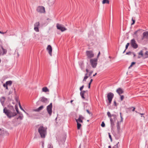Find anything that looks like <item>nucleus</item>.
I'll list each match as a JSON object with an SVG mask.
<instances>
[{
    "label": "nucleus",
    "mask_w": 148,
    "mask_h": 148,
    "mask_svg": "<svg viewBox=\"0 0 148 148\" xmlns=\"http://www.w3.org/2000/svg\"><path fill=\"white\" fill-rule=\"evenodd\" d=\"M100 51H99L98 54L97 56V58H98L99 57V55H100Z\"/></svg>",
    "instance_id": "51"
},
{
    "label": "nucleus",
    "mask_w": 148,
    "mask_h": 148,
    "mask_svg": "<svg viewBox=\"0 0 148 148\" xmlns=\"http://www.w3.org/2000/svg\"><path fill=\"white\" fill-rule=\"evenodd\" d=\"M109 0H103L102 1L103 4L107 3L109 4Z\"/></svg>",
    "instance_id": "26"
},
{
    "label": "nucleus",
    "mask_w": 148,
    "mask_h": 148,
    "mask_svg": "<svg viewBox=\"0 0 148 148\" xmlns=\"http://www.w3.org/2000/svg\"><path fill=\"white\" fill-rule=\"evenodd\" d=\"M116 119V116L115 114H112V117L110 118L111 126V128L113 129L114 125V123Z\"/></svg>",
    "instance_id": "3"
},
{
    "label": "nucleus",
    "mask_w": 148,
    "mask_h": 148,
    "mask_svg": "<svg viewBox=\"0 0 148 148\" xmlns=\"http://www.w3.org/2000/svg\"><path fill=\"white\" fill-rule=\"evenodd\" d=\"M117 130H118V131H119V130L120 129V127L119 124V122H117Z\"/></svg>",
    "instance_id": "35"
},
{
    "label": "nucleus",
    "mask_w": 148,
    "mask_h": 148,
    "mask_svg": "<svg viewBox=\"0 0 148 148\" xmlns=\"http://www.w3.org/2000/svg\"><path fill=\"white\" fill-rule=\"evenodd\" d=\"M97 74V73H95V74H94V75H93V77L95 76Z\"/></svg>",
    "instance_id": "59"
},
{
    "label": "nucleus",
    "mask_w": 148,
    "mask_h": 148,
    "mask_svg": "<svg viewBox=\"0 0 148 148\" xmlns=\"http://www.w3.org/2000/svg\"><path fill=\"white\" fill-rule=\"evenodd\" d=\"M114 96V94L112 92H109L107 94V97L109 101V104H110Z\"/></svg>",
    "instance_id": "6"
},
{
    "label": "nucleus",
    "mask_w": 148,
    "mask_h": 148,
    "mask_svg": "<svg viewBox=\"0 0 148 148\" xmlns=\"http://www.w3.org/2000/svg\"><path fill=\"white\" fill-rule=\"evenodd\" d=\"M132 20L133 21V23H132L131 25H132L134 24V23H135V20H134L133 19V18H132Z\"/></svg>",
    "instance_id": "44"
},
{
    "label": "nucleus",
    "mask_w": 148,
    "mask_h": 148,
    "mask_svg": "<svg viewBox=\"0 0 148 148\" xmlns=\"http://www.w3.org/2000/svg\"><path fill=\"white\" fill-rule=\"evenodd\" d=\"M131 108H133V109L132 110V111H134V110L135 109V108H134L133 107H131V108H130V109H131Z\"/></svg>",
    "instance_id": "49"
},
{
    "label": "nucleus",
    "mask_w": 148,
    "mask_h": 148,
    "mask_svg": "<svg viewBox=\"0 0 148 148\" xmlns=\"http://www.w3.org/2000/svg\"><path fill=\"white\" fill-rule=\"evenodd\" d=\"M121 122H122L123 121V118H121Z\"/></svg>",
    "instance_id": "63"
},
{
    "label": "nucleus",
    "mask_w": 148,
    "mask_h": 148,
    "mask_svg": "<svg viewBox=\"0 0 148 148\" xmlns=\"http://www.w3.org/2000/svg\"><path fill=\"white\" fill-rule=\"evenodd\" d=\"M86 71L87 72V73H89V70L88 69H86Z\"/></svg>",
    "instance_id": "57"
},
{
    "label": "nucleus",
    "mask_w": 148,
    "mask_h": 148,
    "mask_svg": "<svg viewBox=\"0 0 148 148\" xmlns=\"http://www.w3.org/2000/svg\"><path fill=\"white\" fill-rule=\"evenodd\" d=\"M42 91L45 92H49V89L46 87H43L42 88Z\"/></svg>",
    "instance_id": "18"
},
{
    "label": "nucleus",
    "mask_w": 148,
    "mask_h": 148,
    "mask_svg": "<svg viewBox=\"0 0 148 148\" xmlns=\"http://www.w3.org/2000/svg\"><path fill=\"white\" fill-rule=\"evenodd\" d=\"M101 126L102 127H105V123H104V122H102V123H101Z\"/></svg>",
    "instance_id": "38"
},
{
    "label": "nucleus",
    "mask_w": 148,
    "mask_h": 148,
    "mask_svg": "<svg viewBox=\"0 0 148 148\" xmlns=\"http://www.w3.org/2000/svg\"><path fill=\"white\" fill-rule=\"evenodd\" d=\"M130 45L132 47L135 49H136L138 47V45L134 39H133L131 40Z\"/></svg>",
    "instance_id": "7"
},
{
    "label": "nucleus",
    "mask_w": 148,
    "mask_h": 148,
    "mask_svg": "<svg viewBox=\"0 0 148 148\" xmlns=\"http://www.w3.org/2000/svg\"><path fill=\"white\" fill-rule=\"evenodd\" d=\"M129 45H130V43H127V44L126 45V46H125V49H127Z\"/></svg>",
    "instance_id": "40"
},
{
    "label": "nucleus",
    "mask_w": 148,
    "mask_h": 148,
    "mask_svg": "<svg viewBox=\"0 0 148 148\" xmlns=\"http://www.w3.org/2000/svg\"><path fill=\"white\" fill-rule=\"evenodd\" d=\"M34 29L36 32H38L39 31L38 27H34Z\"/></svg>",
    "instance_id": "31"
},
{
    "label": "nucleus",
    "mask_w": 148,
    "mask_h": 148,
    "mask_svg": "<svg viewBox=\"0 0 148 148\" xmlns=\"http://www.w3.org/2000/svg\"><path fill=\"white\" fill-rule=\"evenodd\" d=\"M6 83L7 85H9V86H11L12 84V81L11 80L7 81L6 82Z\"/></svg>",
    "instance_id": "24"
},
{
    "label": "nucleus",
    "mask_w": 148,
    "mask_h": 148,
    "mask_svg": "<svg viewBox=\"0 0 148 148\" xmlns=\"http://www.w3.org/2000/svg\"><path fill=\"white\" fill-rule=\"evenodd\" d=\"M81 123H77V128L78 130L80 129V128L81 126Z\"/></svg>",
    "instance_id": "27"
},
{
    "label": "nucleus",
    "mask_w": 148,
    "mask_h": 148,
    "mask_svg": "<svg viewBox=\"0 0 148 148\" xmlns=\"http://www.w3.org/2000/svg\"><path fill=\"white\" fill-rule=\"evenodd\" d=\"M15 100L17 102H18H18L19 101H18V98H17V97H16L15 98Z\"/></svg>",
    "instance_id": "50"
},
{
    "label": "nucleus",
    "mask_w": 148,
    "mask_h": 148,
    "mask_svg": "<svg viewBox=\"0 0 148 148\" xmlns=\"http://www.w3.org/2000/svg\"><path fill=\"white\" fill-rule=\"evenodd\" d=\"M36 11L40 13H44L45 12V8L42 6H39L37 9Z\"/></svg>",
    "instance_id": "9"
},
{
    "label": "nucleus",
    "mask_w": 148,
    "mask_h": 148,
    "mask_svg": "<svg viewBox=\"0 0 148 148\" xmlns=\"http://www.w3.org/2000/svg\"><path fill=\"white\" fill-rule=\"evenodd\" d=\"M107 114L109 117L111 118L112 117V115H111L110 112H108L107 113Z\"/></svg>",
    "instance_id": "32"
},
{
    "label": "nucleus",
    "mask_w": 148,
    "mask_h": 148,
    "mask_svg": "<svg viewBox=\"0 0 148 148\" xmlns=\"http://www.w3.org/2000/svg\"><path fill=\"white\" fill-rule=\"evenodd\" d=\"M47 128L44 127L42 125L40 126L38 128V132L39 133L41 137L44 138L47 134Z\"/></svg>",
    "instance_id": "2"
},
{
    "label": "nucleus",
    "mask_w": 148,
    "mask_h": 148,
    "mask_svg": "<svg viewBox=\"0 0 148 148\" xmlns=\"http://www.w3.org/2000/svg\"><path fill=\"white\" fill-rule=\"evenodd\" d=\"M53 147L51 144H49L48 145V148H53Z\"/></svg>",
    "instance_id": "37"
},
{
    "label": "nucleus",
    "mask_w": 148,
    "mask_h": 148,
    "mask_svg": "<svg viewBox=\"0 0 148 148\" xmlns=\"http://www.w3.org/2000/svg\"><path fill=\"white\" fill-rule=\"evenodd\" d=\"M84 118L82 116H79V118L77 119H76V121L77 123H82V119Z\"/></svg>",
    "instance_id": "14"
},
{
    "label": "nucleus",
    "mask_w": 148,
    "mask_h": 148,
    "mask_svg": "<svg viewBox=\"0 0 148 148\" xmlns=\"http://www.w3.org/2000/svg\"><path fill=\"white\" fill-rule=\"evenodd\" d=\"M90 84V83H89V84H88V88H90V84Z\"/></svg>",
    "instance_id": "56"
},
{
    "label": "nucleus",
    "mask_w": 148,
    "mask_h": 148,
    "mask_svg": "<svg viewBox=\"0 0 148 148\" xmlns=\"http://www.w3.org/2000/svg\"><path fill=\"white\" fill-rule=\"evenodd\" d=\"M86 112H87L89 114H90V111H89V110H86Z\"/></svg>",
    "instance_id": "52"
},
{
    "label": "nucleus",
    "mask_w": 148,
    "mask_h": 148,
    "mask_svg": "<svg viewBox=\"0 0 148 148\" xmlns=\"http://www.w3.org/2000/svg\"><path fill=\"white\" fill-rule=\"evenodd\" d=\"M90 62L92 67L94 68H95L97 64V59H91L90 60Z\"/></svg>",
    "instance_id": "5"
},
{
    "label": "nucleus",
    "mask_w": 148,
    "mask_h": 148,
    "mask_svg": "<svg viewBox=\"0 0 148 148\" xmlns=\"http://www.w3.org/2000/svg\"><path fill=\"white\" fill-rule=\"evenodd\" d=\"M132 53V52H130V51H129L128 52H127L126 53V55H131V54Z\"/></svg>",
    "instance_id": "42"
},
{
    "label": "nucleus",
    "mask_w": 148,
    "mask_h": 148,
    "mask_svg": "<svg viewBox=\"0 0 148 148\" xmlns=\"http://www.w3.org/2000/svg\"><path fill=\"white\" fill-rule=\"evenodd\" d=\"M116 92L120 95L121 94L123 93L124 92L123 89L121 88H118L116 90Z\"/></svg>",
    "instance_id": "16"
},
{
    "label": "nucleus",
    "mask_w": 148,
    "mask_h": 148,
    "mask_svg": "<svg viewBox=\"0 0 148 148\" xmlns=\"http://www.w3.org/2000/svg\"><path fill=\"white\" fill-rule=\"evenodd\" d=\"M40 101L42 102L46 103L48 101V99L47 98L43 97L40 98Z\"/></svg>",
    "instance_id": "15"
},
{
    "label": "nucleus",
    "mask_w": 148,
    "mask_h": 148,
    "mask_svg": "<svg viewBox=\"0 0 148 148\" xmlns=\"http://www.w3.org/2000/svg\"><path fill=\"white\" fill-rule=\"evenodd\" d=\"M92 73H93L92 71H90L89 72V74H88V76L89 77H90V76Z\"/></svg>",
    "instance_id": "39"
},
{
    "label": "nucleus",
    "mask_w": 148,
    "mask_h": 148,
    "mask_svg": "<svg viewBox=\"0 0 148 148\" xmlns=\"http://www.w3.org/2000/svg\"><path fill=\"white\" fill-rule=\"evenodd\" d=\"M80 94L83 99L87 100L88 99L89 95L87 90H84L81 91Z\"/></svg>",
    "instance_id": "4"
},
{
    "label": "nucleus",
    "mask_w": 148,
    "mask_h": 148,
    "mask_svg": "<svg viewBox=\"0 0 148 148\" xmlns=\"http://www.w3.org/2000/svg\"><path fill=\"white\" fill-rule=\"evenodd\" d=\"M1 49L3 51V53H2V55H3L5 54H6L7 52V50L6 49H4L2 46L1 47Z\"/></svg>",
    "instance_id": "19"
},
{
    "label": "nucleus",
    "mask_w": 148,
    "mask_h": 148,
    "mask_svg": "<svg viewBox=\"0 0 148 148\" xmlns=\"http://www.w3.org/2000/svg\"><path fill=\"white\" fill-rule=\"evenodd\" d=\"M18 114H19L20 115H21V116L23 115V114L21 113L20 112H19V113H18Z\"/></svg>",
    "instance_id": "55"
},
{
    "label": "nucleus",
    "mask_w": 148,
    "mask_h": 148,
    "mask_svg": "<svg viewBox=\"0 0 148 148\" xmlns=\"http://www.w3.org/2000/svg\"><path fill=\"white\" fill-rule=\"evenodd\" d=\"M139 30H137V31H136L134 32V34L135 35H136V34H137V33H138V32H139Z\"/></svg>",
    "instance_id": "47"
},
{
    "label": "nucleus",
    "mask_w": 148,
    "mask_h": 148,
    "mask_svg": "<svg viewBox=\"0 0 148 148\" xmlns=\"http://www.w3.org/2000/svg\"><path fill=\"white\" fill-rule=\"evenodd\" d=\"M0 33L3 34H4V33L3 32H1V31H0Z\"/></svg>",
    "instance_id": "60"
},
{
    "label": "nucleus",
    "mask_w": 148,
    "mask_h": 148,
    "mask_svg": "<svg viewBox=\"0 0 148 148\" xmlns=\"http://www.w3.org/2000/svg\"><path fill=\"white\" fill-rule=\"evenodd\" d=\"M15 108L16 110V113H19V111L18 105L17 104H16L15 106Z\"/></svg>",
    "instance_id": "23"
},
{
    "label": "nucleus",
    "mask_w": 148,
    "mask_h": 148,
    "mask_svg": "<svg viewBox=\"0 0 148 148\" xmlns=\"http://www.w3.org/2000/svg\"><path fill=\"white\" fill-rule=\"evenodd\" d=\"M3 112L6 115L9 119L17 115V113L14 111L9 110L7 109L6 107H5L3 110Z\"/></svg>",
    "instance_id": "1"
},
{
    "label": "nucleus",
    "mask_w": 148,
    "mask_h": 148,
    "mask_svg": "<svg viewBox=\"0 0 148 148\" xmlns=\"http://www.w3.org/2000/svg\"><path fill=\"white\" fill-rule=\"evenodd\" d=\"M108 148H111V147L110 146H108Z\"/></svg>",
    "instance_id": "64"
},
{
    "label": "nucleus",
    "mask_w": 148,
    "mask_h": 148,
    "mask_svg": "<svg viewBox=\"0 0 148 148\" xmlns=\"http://www.w3.org/2000/svg\"><path fill=\"white\" fill-rule=\"evenodd\" d=\"M119 143V142H118V143L116 144V145H114V146L112 147V148H119L118 144Z\"/></svg>",
    "instance_id": "33"
},
{
    "label": "nucleus",
    "mask_w": 148,
    "mask_h": 148,
    "mask_svg": "<svg viewBox=\"0 0 148 148\" xmlns=\"http://www.w3.org/2000/svg\"><path fill=\"white\" fill-rule=\"evenodd\" d=\"M42 144V148H44V141H42L41 142Z\"/></svg>",
    "instance_id": "41"
},
{
    "label": "nucleus",
    "mask_w": 148,
    "mask_h": 148,
    "mask_svg": "<svg viewBox=\"0 0 148 148\" xmlns=\"http://www.w3.org/2000/svg\"><path fill=\"white\" fill-rule=\"evenodd\" d=\"M39 25H40L39 22H36L34 24V27H38Z\"/></svg>",
    "instance_id": "25"
},
{
    "label": "nucleus",
    "mask_w": 148,
    "mask_h": 148,
    "mask_svg": "<svg viewBox=\"0 0 148 148\" xmlns=\"http://www.w3.org/2000/svg\"><path fill=\"white\" fill-rule=\"evenodd\" d=\"M43 106H41L39 107L37 109H35L34 110L35 111L39 112L41 110H42L43 108Z\"/></svg>",
    "instance_id": "17"
},
{
    "label": "nucleus",
    "mask_w": 148,
    "mask_h": 148,
    "mask_svg": "<svg viewBox=\"0 0 148 148\" xmlns=\"http://www.w3.org/2000/svg\"><path fill=\"white\" fill-rule=\"evenodd\" d=\"M56 27L58 29L61 30L62 32H63L66 29L62 25L59 24H57Z\"/></svg>",
    "instance_id": "11"
},
{
    "label": "nucleus",
    "mask_w": 148,
    "mask_h": 148,
    "mask_svg": "<svg viewBox=\"0 0 148 148\" xmlns=\"http://www.w3.org/2000/svg\"><path fill=\"white\" fill-rule=\"evenodd\" d=\"M139 114H140V115H144V114L143 113H138Z\"/></svg>",
    "instance_id": "62"
},
{
    "label": "nucleus",
    "mask_w": 148,
    "mask_h": 148,
    "mask_svg": "<svg viewBox=\"0 0 148 148\" xmlns=\"http://www.w3.org/2000/svg\"><path fill=\"white\" fill-rule=\"evenodd\" d=\"M3 86L4 87H6L8 85H7L6 83H5V84H3Z\"/></svg>",
    "instance_id": "46"
},
{
    "label": "nucleus",
    "mask_w": 148,
    "mask_h": 148,
    "mask_svg": "<svg viewBox=\"0 0 148 148\" xmlns=\"http://www.w3.org/2000/svg\"><path fill=\"white\" fill-rule=\"evenodd\" d=\"M135 63H136L135 62H132L131 65L128 68L129 69L133 65L135 64Z\"/></svg>",
    "instance_id": "34"
},
{
    "label": "nucleus",
    "mask_w": 148,
    "mask_h": 148,
    "mask_svg": "<svg viewBox=\"0 0 148 148\" xmlns=\"http://www.w3.org/2000/svg\"><path fill=\"white\" fill-rule=\"evenodd\" d=\"M108 134H109V137L110 138L111 141H112V138L111 137V135H110V133H108Z\"/></svg>",
    "instance_id": "45"
},
{
    "label": "nucleus",
    "mask_w": 148,
    "mask_h": 148,
    "mask_svg": "<svg viewBox=\"0 0 148 148\" xmlns=\"http://www.w3.org/2000/svg\"><path fill=\"white\" fill-rule=\"evenodd\" d=\"M84 85H83L81 87H80V91H82V90L83 89V88H84Z\"/></svg>",
    "instance_id": "48"
},
{
    "label": "nucleus",
    "mask_w": 148,
    "mask_h": 148,
    "mask_svg": "<svg viewBox=\"0 0 148 148\" xmlns=\"http://www.w3.org/2000/svg\"><path fill=\"white\" fill-rule=\"evenodd\" d=\"M2 51L1 50H0V55H2Z\"/></svg>",
    "instance_id": "61"
},
{
    "label": "nucleus",
    "mask_w": 148,
    "mask_h": 148,
    "mask_svg": "<svg viewBox=\"0 0 148 148\" xmlns=\"http://www.w3.org/2000/svg\"><path fill=\"white\" fill-rule=\"evenodd\" d=\"M114 105H115V106H116V101H114Z\"/></svg>",
    "instance_id": "58"
},
{
    "label": "nucleus",
    "mask_w": 148,
    "mask_h": 148,
    "mask_svg": "<svg viewBox=\"0 0 148 148\" xmlns=\"http://www.w3.org/2000/svg\"><path fill=\"white\" fill-rule=\"evenodd\" d=\"M5 98L4 97H2L1 98V99H0L1 102L2 104V105H3V104L4 103L5 101Z\"/></svg>",
    "instance_id": "20"
},
{
    "label": "nucleus",
    "mask_w": 148,
    "mask_h": 148,
    "mask_svg": "<svg viewBox=\"0 0 148 148\" xmlns=\"http://www.w3.org/2000/svg\"><path fill=\"white\" fill-rule=\"evenodd\" d=\"M86 55L88 58H93L94 56V54L92 51H87L86 52Z\"/></svg>",
    "instance_id": "10"
},
{
    "label": "nucleus",
    "mask_w": 148,
    "mask_h": 148,
    "mask_svg": "<svg viewBox=\"0 0 148 148\" xmlns=\"http://www.w3.org/2000/svg\"><path fill=\"white\" fill-rule=\"evenodd\" d=\"M47 49V50L48 51L50 55L52 56V48L51 45H48Z\"/></svg>",
    "instance_id": "13"
},
{
    "label": "nucleus",
    "mask_w": 148,
    "mask_h": 148,
    "mask_svg": "<svg viewBox=\"0 0 148 148\" xmlns=\"http://www.w3.org/2000/svg\"><path fill=\"white\" fill-rule=\"evenodd\" d=\"M143 36L142 38V40H148V32L145 31L143 33Z\"/></svg>",
    "instance_id": "12"
},
{
    "label": "nucleus",
    "mask_w": 148,
    "mask_h": 148,
    "mask_svg": "<svg viewBox=\"0 0 148 148\" xmlns=\"http://www.w3.org/2000/svg\"><path fill=\"white\" fill-rule=\"evenodd\" d=\"M9 110H11L13 111H14L15 110L14 108V107L13 106H11L9 107Z\"/></svg>",
    "instance_id": "30"
},
{
    "label": "nucleus",
    "mask_w": 148,
    "mask_h": 148,
    "mask_svg": "<svg viewBox=\"0 0 148 148\" xmlns=\"http://www.w3.org/2000/svg\"><path fill=\"white\" fill-rule=\"evenodd\" d=\"M92 81H93V79H91L90 80V82L89 83H90V84H91L92 82Z\"/></svg>",
    "instance_id": "54"
},
{
    "label": "nucleus",
    "mask_w": 148,
    "mask_h": 148,
    "mask_svg": "<svg viewBox=\"0 0 148 148\" xmlns=\"http://www.w3.org/2000/svg\"><path fill=\"white\" fill-rule=\"evenodd\" d=\"M121 96V101H122L124 98V97L123 95H120Z\"/></svg>",
    "instance_id": "43"
},
{
    "label": "nucleus",
    "mask_w": 148,
    "mask_h": 148,
    "mask_svg": "<svg viewBox=\"0 0 148 148\" xmlns=\"http://www.w3.org/2000/svg\"><path fill=\"white\" fill-rule=\"evenodd\" d=\"M18 105H19V107L20 109L21 110H23V111H24V110L23 108H22V107L21 105L20 101H19V102H18Z\"/></svg>",
    "instance_id": "29"
},
{
    "label": "nucleus",
    "mask_w": 148,
    "mask_h": 148,
    "mask_svg": "<svg viewBox=\"0 0 148 148\" xmlns=\"http://www.w3.org/2000/svg\"><path fill=\"white\" fill-rule=\"evenodd\" d=\"M23 115H19L18 117L16 119H20V120H22L23 119Z\"/></svg>",
    "instance_id": "28"
},
{
    "label": "nucleus",
    "mask_w": 148,
    "mask_h": 148,
    "mask_svg": "<svg viewBox=\"0 0 148 148\" xmlns=\"http://www.w3.org/2000/svg\"><path fill=\"white\" fill-rule=\"evenodd\" d=\"M143 58H148V51H147L145 55L143 56Z\"/></svg>",
    "instance_id": "21"
},
{
    "label": "nucleus",
    "mask_w": 148,
    "mask_h": 148,
    "mask_svg": "<svg viewBox=\"0 0 148 148\" xmlns=\"http://www.w3.org/2000/svg\"><path fill=\"white\" fill-rule=\"evenodd\" d=\"M132 53L134 55V57L136 56V54L133 52H132Z\"/></svg>",
    "instance_id": "53"
},
{
    "label": "nucleus",
    "mask_w": 148,
    "mask_h": 148,
    "mask_svg": "<svg viewBox=\"0 0 148 148\" xmlns=\"http://www.w3.org/2000/svg\"><path fill=\"white\" fill-rule=\"evenodd\" d=\"M138 54L139 55H140L142 56H143L144 55H143V52L142 51H141L138 53Z\"/></svg>",
    "instance_id": "36"
},
{
    "label": "nucleus",
    "mask_w": 148,
    "mask_h": 148,
    "mask_svg": "<svg viewBox=\"0 0 148 148\" xmlns=\"http://www.w3.org/2000/svg\"><path fill=\"white\" fill-rule=\"evenodd\" d=\"M52 104L51 103L49 105H48L47 107V110L49 116H51L52 113Z\"/></svg>",
    "instance_id": "8"
},
{
    "label": "nucleus",
    "mask_w": 148,
    "mask_h": 148,
    "mask_svg": "<svg viewBox=\"0 0 148 148\" xmlns=\"http://www.w3.org/2000/svg\"><path fill=\"white\" fill-rule=\"evenodd\" d=\"M88 74L86 73L85 74V76L84 77V78L83 80V82L86 81V79L88 78L89 77V76L87 75Z\"/></svg>",
    "instance_id": "22"
}]
</instances>
